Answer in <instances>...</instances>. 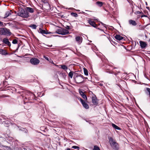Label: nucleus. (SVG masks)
Returning a JSON list of instances; mask_svg holds the SVG:
<instances>
[{"label": "nucleus", "mask_w": 150, "mask_h": 150, "mask_svg": "<svg viewBox=\"0 0 150 150\" xmlns=\"http://www.w3.org/2000/svg\"><path fill=\"white\" fill-rule=\"evenodd\" d=\"M1 53L2 54L5 55H7L8 54V53L5 50H2Z\"/></svg>", "instance_id": "obj_29"}, {"label": "nucleus", "mask_w": 150, "mask_h": 150, "mask_svg": "<svg viewBox=\"0 0 150 150\" xmlns=\"http://www.w3.org/2000/svg\"><path fill=\"white\" fill-rule=\"evenodd\" d=\"M136 104V105H137H137H138L137 104Z\"/></svg>", "instance_id": "obj_58"}, {"label": "nucleus", "mask_w": 150, "mask_h": 150, "mask_svg": "<svg viewBox=\"0 0 150 150\" xmlns=\"http://www.w3.org/2000/svg\"><path fill=\"white\" fill-rule=\"evenodd\" d=\"M115 39L118 40H120L123 39V37L119 35H116L115 36Z\"/></svg>", "instance_id": "obj_13"}, {"label": "nucleus", "mask_w": 150, "mask_h": 150, "mask_svg": "<svg viewBox=\"0 0 150 150\" xmlns=\"http://www.w3.org/2000/svg\"><path fill=\"white\" fill-rule=\"evenodd\" d=\"M74 80L77 83H82L84 81L83 76L81 75H79L76 74L74 76Z\"/></svg>", "instance_id": "obj_4"}, {"label": "nucleus", "mask_w": 150, "mask_h": 150, "mask_svg": "<svg viewBox=\"0 0 150 150\" xmlns=\"http://www.w3.org/2000/svg\"><path fill=\"white\" fill-rule=\"evenodd\" d=\"M44 57L48 61H49V59H48V58L47 57H46V56H44Z\"/></svg>", "instance_id": "obj_40"}, {"label": "nucleus", "mask_w": 150, "mask_h": 150, "mask_svg": "<svg viewBox=\"0 0 150 150\" xmlns=\"http://www.w3.org/2000/svg\"><path fill=\"white\" fill-rule=\"evenodd\" d=\"M55 66H56L57 67H60L59 66V65H55Z\"/></svg>", "instance_id": "obj_51"}, {"label": "nucleus", "mask_w": 150, "mask_h": 150, "mask_svg": "<svg viewBox=\"0 0 150 150\" xmlns=\"http://www.w3.org/2000/svg\"><path fill=\"white\" fill-rule=\"evenodd\" d=\"M86 11H88L87 10H85Z\"/></svg>", "instance_id": "obj_61"}, {"label": "nucleus", "mask_w": 150, "mask_h": 150, "mask_svg": "<svg viewBox=\"0 0 150 150\" xmlns=\"http://www.w3.org/2000/svg\"><path fill=\"white\" fill-rule=\"evenodd\" d=\"M117 85L119 86L120 87V84H117Z\"/></svg>", "instance_id": "obj_49"}, {"label": "nucleus", "mask_w": 150, "mask_h": 150, "mask_svg": "<svg viewBox=\"0 0 150 150\" xmlns=\"http://www.w3.org/2000/svg\"><path fill=\"white\" fill-rule=\"evenodd\" d=\"M79 92L80 95H81L83 98L85 100H86L87 99L86 96L84 94V93L82 91H79Z\"/></svg>", "instance_id": "obj_15"}, {"label": "nucleus", "mask_w": 150, "mask_h": 150, "mask_svg": "<svg viewBox=\"0 0 150 150\" xmlns=\"http://www.w3.org/2000/svg\"><path fill=\"white\" fill-rule=\"evenodd\" d=\"M65 28L67 30H69L70 29V26L68 25H66L65 27Z\"/></svg>", "instance_id": "obj_37"}, {"label": "nucleus", "mask_w": 150, "mask_h": 150, "mask_svg": "<svg viewBox=\"0 0 150 150\" xmlns=\"http://www.w3.org/2000/svg\"><path fill=\"white\" fill-rule=\"evenodd\" d=\"M129 22L130 24L133 25L135 26L137 25V23L134 21L130 20L129 21Z\"/></svg>", "instance_id": "obj_16"}, {"label": "nucleus", "mask_w": 150, "mask_h": 150, "mask_svg": "<svg viewBox=\"0 0 150 150\" xmlns=\"http://www.w3.org/2000/svg\"><path fill=\"white\" fill-rule=\"evenodd\" d=\"M12 43L13 44H16L18 43V41L16 39H14L13 40Z\"/></svg>", "instance_id": "obj_32"}, {"label": "nucleus", "mask_w": 150, "mask_h": 150, "mask_svg": "<svg viewBox=\"0 0 150 150\" xmlns=\"http://www.w3.org/2000/svg\"><path fill=\"white\" fill-rule=\"evenodd\" d=\"M3 25V23L2 22L0 21V25L2 26Z\"/></svg>", "instance_id": "obj_41"}, {"label": "nucleus", "mask_w": 150, "mask_h": 150, "mask_svg": "<svg viewBox=\"0 0 150 150\" xmlns=\"http://www.w3.org/2000/svg\"><path fill=\"white\" fill-rule=\"evenodd\" d=\"M146 8L147 9H149V7H146Z\"/></svg>", "instance_id": "obj_46"}, {"label": "nucleus", "mask_w": 150, "mask_h": 150, "mask_svg": "<svg viewBox=\"0 0 150 150\" xmlns=\"http://www.w3.org/2000/svg\"><path fill=\"white\" fill-rule=\"evenodd\" d=\"M120 73V71L117 70H115V69H113L112 70V71H111L110 72V74H114L115 76H116L117 74V73Z\"/></svg>", "instance_id": "obj_14"}, {"label": "nucleus", "mask_w": 150, "mask_h": 150, "mask_svg": "<svg viewBox=\"0 0 150 150\" xmlns=\"http://www.w3.org/2000/svg\"><path fill=\"white\" fill-rule=\"evenodd\" d=\"M57 36H58L59 37H62V36H59V35H57Z\"/></svg>", "instance_id": "obj_53"}, {"label": "nucleus", "mask_w": 150, "mask_h": 150, "mask_svg": "<svg viewBox=\"0 0 150 150\" xmlns=\"http://www.w3.org/2000/svg\"><path fill=\"white\" fill-rule=\"evenodd\" d=\"M30 102V103H32V102Z\"/></svg>", "instance_id": "obj_60"}, {"label": "nucleus", "mask_w": 150, "mask_h": 150, "mask_svg": "<svg viewBox=\"0 0 150 150\" xmlns=\"http://www.w3.org/2000/svg\"><path fill=\"white\" fill-rule=\"evenodd\" d=\"M52 46V45H51V46H50V47H51Z\"/></svg>", "instance_id": "obj_59"}, {"label": "nucleus", "mask_w": 150, "mask_h": 150, "mask_svg": "<svg viewBox=\"0 0 150 150\" xmlns=\"http://www.w3.org/2000/svg\"><path fill=\"white\" fill-rule=\"evenodd\" d=\"M96 5L99 7L102 6L103 4V3L102 2L99 1L96 2Z\"/></svg>", "instance_id": "obj_20"}, {"label": "nucleus", "mask_w": 150, "mask_h": 150, "mask_svg": "<svg viewBox=\"0 0 150 150\" xmlns=\"http://www.w3.org/2000/svg\"><path fill=\"white\" fill-rule=\"evenodd\" d=\"M59 29H57L56 30V33L58 34L62 35V28L60 27H59Z\"/></svg>", "instance_id": "obj_19"}, {"label": "nucleus", "mask_w": 150, "mask_h": 150, "mask_svg": "<svg viewBox=\"0 0 150 150\" xmlns=\"http://www.w3.org/2000/svg\"><path fill=\"white\" fill-rule=\"evenodd\" d=\"M79 100L81 103H85L84 101L81 98H79Z\"/></svg>", "instance_id": "obj_35"}, {"label": "nucleus", "mask_w": 150, "mask_h": 150, "mask_svg": "<svg viewBox=\"0 0 150 150\" xmlns=\"http://www.w3.org/2000/svg\"><path fill=\"white\" fill-rule=\"evenodd\" d=\"M42 2L45 4H47V5H49V4L48 3V1L47 0H42Z\"/></svg>", "instance_id": "obj_34"}, {"label": "nucleus", "mask_w": 150, "mask_h": 150, "mask_svg": "<svg viewBox=\"0 0 150 150\" xmlns=\"http://www.w3.org/2000/svg\"><path fill=\"white\" fill-rule=\"evenodd\" d=\"M82 13L84 15H85L86 14V13L84 12L83 11L82 12Z\"/></svg>", "instance_id": "obj_45"}, {"label": "nucleus", "mask_w": 150, "mask_h": 150, "mask_svg": "<svg viewBox=\"0 0 150 150\" xmlns=\"http://www.w3.org/2000/svg\"><path fill=\"white\" fill-rule=\"evenodd\" d=\"M1 40V38H0V40Z\"/></svg>", "instance_id": "obj_62"}, {"label": "nucleus", "mask_w": 150, "mask_h": 150, "mask_svg": "<svg viewBox=\"0 0 150 150\" xmlns=\"http://www.w3.org/2000/svg\"><path fill=\"white\" fill-rule=\"evenodd\" d=\"M38 32L39 33H41L42 34H47L50 33H48L47 31H46L44 30H42L40 28L39 29V30H38Z\"/></svg>", "instance_id": "obj_11"}, {"label": "nucleus", "mask_w": 150, "mask_h": 150, "mask_svg": "<svg viewBox=\"0 0 150 150\" xmlns=\"http://www.w3.org/2000/svg\"><path fill=\"white\" fill-rule=\"evenodd\" d=\"M83 106L86 109H88L89 108V106L88 104H82Z\"/></svg>", "instance_id": "obj_28"}, {"label": "nucleus", "mask_w": 150, "mask_h": 150, "mask_svg": "<svg viewBox=\"0 0 150 150\" xmlns=\"http://www.w3.org/2000/svg\"><path fill=\"white\" fill-rule=\"evenodd\" d=\"M62 35H66L69 33V31L64 29L62 28Z\"/></svg>", "instance_id": "obj_12"}, {"label": "nucleus", "mask_w": 150, "mask_h": 150, "mask_svg": "<svg viewBox=\"0 0 150 150\" xmlns=\"http://www.w3.org/2000/svg\"><path fill=\"white\" fill-rule=\"evenodd\" d=\"M17 88L16 89H15V91L16 92H17V90H19V89H21V90H23V87L19 86V85H17Z\"/></svg>", "instance_id": "obj_27"}, {"label": "nucleus", "mask_w": 150, "mask_h": 150, "mask_svg": "<svg viewBox=\"0 0 150 150\" xmlns=\"http://www.w3.org/2000/svg\"><path fill=\"white\" fill-rule=\"evenodd\" d=\"M72 148L75 149H79V147L78 146H73L72 147Z\"/></svg>", "instance_id": "obj_36"}, {"label": "nucleus", "mask_w": 150, "mask_h": 150, "mask_svg": "<svg viewBox=\"0 0 150 150\" xmlns=\"http://www.w3.org/2000/svg\"><path fill=\"white\" fill-rule=\"evenodd\" d=\"M17 93H23L21 95V97H22L23 99L24 103H28V100H29L28 98V97L29 98V96H32V98L35 97V95L31 92L28 91H18Z\"/></svg>", "instance_id": "obj_1"}, {"label": "nucleus", "mask_w": 150, "mask_h": 150, "mask_svg": "<svg viewBox=\"0 0 150 150\" xmlns=\"http://www.w3.org/2000/svg\"><path fill=\"white\" fill-rule=\"evenodd\" d=\"M59 66H60V67L63 70H66L68 69L67 67L65 65H60Z\"/></svg>", "instance_id": "obj_18"}, {"label": "nucleus", "mask_w": 150, "mask_h": 150, "mask_svg": "<svg viewBox=\"0 0 150 150\" xmlns=\"http://www.w3.org/2000/svg\"><path fill=\"white\" fill-rule=\"evenodd\" d=\"M146 92L147 94L149 95V96H150V88H146Z\"/></svg>", "instance_id": "obj_26"}, {"label": "nucleus", "mask_w": 150, "mask_h": 150, "mask_svg": "<svg viewBox=\"0 0 150 150\" xmlns=\"http://www.w3.org/2000/svg\"><path fill=\"white\" fill-rule=\"evenodd\" d=\"M30 63L34 65H37L40 62L39 60L36 58H32L30 60Z\"/></svg>", "instance_id": "obj_6"}, {"label": "nucleus", "mask_w": 150, "mask_h": 150, "mask_svg": "<svg viewBox=\"0 0 150 150\" xmlns=\"http://www.w3.org/2000/svg\"><path fill=\"white\" fill-rule=\"evenodd\" d=\"M139 43L141 48H145L147 45V44L146 42L142 41H139Z\"/></svg>", "instance_id": "obj_10"}, {"label": "nucleus", "mask_w": 150, "mask_h": 150, "mask_svg": "<svg viewBox=\"0 0 150 150\" xmlns=\"http://www.w3.org/2000/svg\"><path fill=\"white\" fill-rule=\"evenodd\" d=\"M98 30H100V28H97Z\"/></svg>", "instance_id": "obj_55"}, {"label": "nucleus", "mask_w": 150, "mask_h": 150, "mask_svg": "<svg viewBox=\"0 0 150 150\" xmlns=\"http://www.w3.org/2000/svg\"><path fill=\"white\" fill-rule=\"evenodd\" d=\"M29 13L28 12L22 8L19 10L18 12L17 15L23 18H27L29 16Z\"/></svg>", "instance_id": "obj_3"}, {"label": "nucleus", "mask_w": 150, "mask_h": 150, "mask_svg": "<svg viewBox=\"0 0 150 150\" xmlns=\"http://www.w3.org/2000/svg\"><path fill=\"white\" fill-rule=\"evenodd\" d=\"M11 14V12L10 11H7L4 16V18H5L8 17V16H10Z\"/></svg>", "instance_id": "obj_17"}, {"label": "nucleus", "mask_w": 150, "mask_h": 150, "mask_svg": "<svg viewBox=\"0 0 150 150\" xmlns=\"http://www.w3.org/2000/svg\"><path fill=\"white\" fill-rule=\"evenodd\" d=\"M141 13V12L140 11H137L136 12V14H140Z\"/></svg>", "instance_id": "obj_39"}, {"label": "nucleus", "mask_w": 150, "mask_h": 150, "mask_svg": "<svg viewBox=\"0 0 150 150\" xmlns=\"http://www.w3.org/2000/svg\"><path fill=\"white\" fill-rule=\"evenodd\" d=\"M83 70L84 74L86 76H88V73L87 70L84 68L83 69Z\"/></svg>", "instance_id": "obj_25"}, {"label": "nucleus", "mask_w": 150, "mask_h": 150, "mask_svg": "<svg viewBox=\"0 0 150 150\" xmlns=\"http://www.w3.org/2000/svg\"><path fill=\"white\" fill-rule=\"evenodd\" d=\"M83 78H84V80H86L88 79V78L87 77H83Z\"/></svg>", "instance_id": "obj_43"}, {"label": "nucleus", "mask_w": 150, "mask_h": 150, "mask_svg": "<svg viewBox=\"0 0 150 150\" xmlns=\"http://www.w3.org/2000/svg\"><path fill=\"white\" fill-rule=\"evenodd\" d=\"M109 142L112 148L114 149L118 150L119 148V146L118 144L116 142L115 140L111 137H109Z\"/></svg>", "instance_id": "obj_2"}, {"label": "nucleus", "mask_w": 150, "mask_h": 150, "mask_svg": "<svg viewBox=\"0 0 150 150\" xmlns=\"http://www.w3.org/2000/svg\"><path fill=\"white\" fill-rule=\"evenodd\" d=\"M76 41L79 44H81L83 38L81 37L78 36H76L75 38Z\"/></svg>", "instance_id": "obj_8"}, {"label": "nucleus", "mask_w": 150, "mask_h": 150, "mask_svg": "<svg viewBox=\"0 0 150 150\" xmlns=\"http://www.w3.org/2000/svg\"><path fill=\"white\" fill-rule=\"evenodd\" d=\"M88 22L92 26L96 28V24L95 22L92 21V19L91 18H89L88 20Z\"/></svg>", "instance_id": "obj_7"}, {"label": "nucleus", "mask_w": 150, "mask_h": 150, "mask_svg": "<svg viewBox=\"0 0 150 150\" xmlns=\"http://www.w3.org/2000/svg\"><path fill=\"white\" fill-rule=\"evenodd\" d=\"M71 15L76 17H77L78 16V14L76 13H71Z\"/></svg>", "instance_id": "obj_31"}, {"label": "nucleus", "mask_w": 150, "mask_h": 150, "mask_svg": "<svg viewBox=\"0 0 150 150\" xmlns=\"http://www.w3.org/2000/svg\"><path fill=\"white\" fill-rule=\"evenodd\" d=\"M111 71H110L109 72H108V71H107V72H109V73H110V72Z\"/></svg>", "instance_id": "obj_57"}, {"label": "nucleus", "mask_w": 150, "mask_h": 150, "mask_svg": "<svg viewBox=\"0 0 150 150\" xmlns=\"http://www.w3.org/2000/svg\"><path fill=\"white\" fill-rule=\"evenodd\" d=\"M73 76V71H70L69 74V76L71 78H72Z\"/></svg>", "instance_id": "obj_30"}, {"label": "nucleus", "mask_w": 150, "mask_h": 150, "mask_svg": "<svg viewBox=\"0 0 150 150\" xmlns=\"http://www.w3.org/2000/svg\"><path fill=\"white\" fill-rule=\"evenodd\" d=\"M100 23L101 24L103 25L104 26V27H105L106 28V27H105V25H106L104 24L102 22H100Z\"/></svg>", "instance_id": "obj_38"}, {"label": "nucleus", "mask_w": 150, "mask_h": 150, "mask_svg": "<svg viewBox=\"0 0 150 150\" xmlns=\"http://www.w3.org/2000/svg\"><path fill=\"white\" fill-rule=\"evenodd\" d=\"M11 34V33L9 29L6 28H0V35L9 36Z\"/></svg>", "instance_id": "obj_5"}, {"label": "nucleus", "mask_w": 150, "mask_h": 150, "mask_svg": "<svg viewBox=\"0 0 150 150\" xmlns=\"http://www.w3.org/2000/svg\"><path fill=\"white\" fill-rule=\"evenodd\" d=\"M29 27L34 29H35L37 27L36 25L34 24H31L29 26Z\"/></svg>", "instance_id": "obj_24"}, {"label": "nucleus", "mask_w": 150, "mask_h": 150, "mask_svg": "<svg viewBox=\"0 0 150 150\" xmlns=\"http://www.w3.org/2000/svg\"><path fill=\"white\" fill-rule=\"evenodd\" d=\"M117 69V68H115L114 69Z\"/></svg>", "instance_id": "obj_56"}, {"label": "nucleus", "mask_w": 150, "mask_h": 150, "mask_svg": "<svg viewBox=\"0 0 150 150\" xmlns=\"http://www.w3.org/2000/svg\"><path fill=\"white\" fill-rule=\"evenodd\" d=\"M100 30L101 31H103V30H102V29H100Z\"/></svg>", "instance_id": "obj_50"}, {"label": "nucleus", "mask_w": 150, "mask_h": 150, "mask_svg": "<svg viewBox=\"0 0 150 150\" xmlns=\"http://www.w3.org/2000/svg\"><path fill=\"white\" fill-rule=\"evenodd\" d=\"M92 101L93 103H97V98L96 96H93L92 97Z\"/></svg>", "instance_id": "obj_21"}, {"label": "nucleus", "mask_w": 150, "mask_h": 150, "mask_svg": "<svg viewBox=\"0 0 150 150\" xmlns=\"http://www.w3.org/2000/svg\"><path fill=\"white\" fill-rule=\"evenodd\" d=\"M27 10L30 13H33L34 10L33 8L30 7H27Z\"/></svg>", "instance_id": "obj_23"}, {"label": "nucleus", "mask_w": 150, "mask_h": 150, "mask_svg": "<svg viewBox=\"0 0 150 150\" xmlns=\"http://www.w3.org/2000/svg\"><path fill=\"white\" fill-rule=\"evenodd\" d=\"M93 150H100L99 147L97 146H95L94 147Z\"/></svg>", "instance_id": "obj_33"}, {"label": "nucleus", "mask_w": 150, "mask_h": 150, "mask_svg": "<svg viewBox=\"0 0 150 150\" xmlns=\"http://www.w3.org/2000/svg\"><path fill=\"white\" fill-rule=\"evenodd\" d=\"M77 11H80V10H77Z\"/></svg>", "instance_id": "obj_54"}, {"label": "nucleus", "mask_w": 150, "mask_h": 150, "mask_svg": "<svg viewBox=\"0 0 150 150\" xmlns=\"http://www.w3.org/2000/svg\"><path fill=\"white\" fill-rule=\"evenodd\" d=\"M121 82H122V83L125 84V82L124 81H121Z\"/></svg>", "instance_id": "obj_42"}, {"label": "nucleus", "mask_w": 150, "mask_h": 150, "mask_svg": "<svg viewBox=\"0 0 150 150\" xmlns=\"http://www.w3.org/2000/svg\"><path fill=\"white\" fill-rule=\"evenodd\" d=\"M67 150H70V149H69V148H68V149H67Z\"/></svg>", "instance_id": "obj_52"}, {"label": "nucleus", "mask_w": 150, "mask_h": 150, "mask_svg": "<svg viewBox=\"0 0 150 150\" xmlns=\"http://www.w3.org/2000/svg\"><path fill=\"white\" fill-rule=\"evenodd\" d=\"M144 16H146L145 15H143L141 16V17H143Z\"/></svg>", "instance_id": "obj_44"}, {"label": "nucleus", "mask_w": 150, "mask_h": 150, "mask_svg": "<svg viewBox=\"0 0 150 150\" xmlns=\"http://www.w3.org/2000/svg\"><path fill=\"white\" fill-rule=\"evenodd\" d=\"M112 127L114 128L115 129H117V130H120V127H119L118 126H117L116 125H115L114 124H112Z\"/></svg>", "instance_id": "obj_22"}, {"label": "nucleus", "mask_w": 150, "mask_h": 150, "mask_svg": "<svg viewBox=\"0 0 150 150\" xmlns=\"http://www.w3.org/2000/svg\"><path fill=\"white\" fill-rule=\"evenodd\" d=\"M146 6H147L148 5L147 3V2H146Z\"/></svg>", "instance_id": "obj_48"}, {"label": "nucleus", "mask_w": 150, "mask_h": 150, "mask_svg": "<svg viewBox=\"0 0 150 150\" xmlns=\"http://www.w3.org/2000/svg\"><path fill=\"white\" fill-rule=\"evenodd\" d=\"M3 42L7 44L8 46L10 47L11 46V43L9 41L8 39L6 38H4L2 40Z\"/></svg>", "instance_id": "obj_9"}, {"label": "nucleus", "mask_w": 150, "mask_h": 150, "mask_svg": "<svg viewBox=\"0 0 150 150\" xmlns=\"http://www.w3.org/2000/svg\"><path fill=\"white\" fill-rule=\"evenodd\" d=\"M51 63L52 64H54V63L53 62V61H52V62H51Z\"/></svg>", "instance_id": "obj_47"}]
</instances>
